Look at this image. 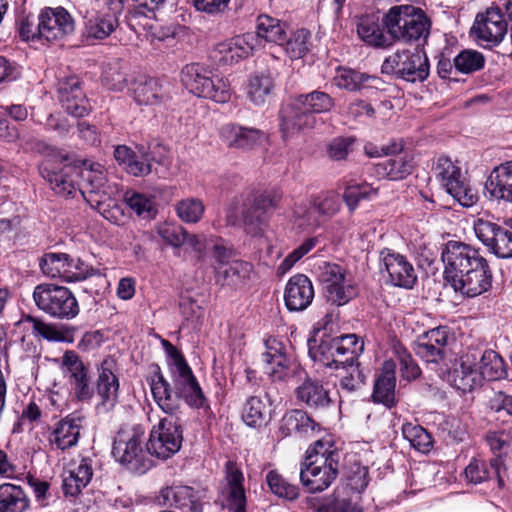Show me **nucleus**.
<instances>
[{
  "instance_id": "1",
  "label": "nucleus",
  "mask_w": 512,
  "mask_h": 512,
  "mask_svg": "<svg viewBox=\"0 0 512 512\" xmlns=\"http://www.w3.org/2000/svg\"><path fill=\"white\" fill-rule=\"evenodd\" d=\"M444 277L456 292L478 296L491 287L492 273L479 250L459 241H449L441 253Z\"/></svg>"
},
{
  "instance_id": "2",
  "label": "nucleus",
  "mask_w": 512,
  "mask_h": 512,
  "mask_svg": "<svg viewBox=\"0 0 512 512\" xmlns=\"http://www.w3.org/2000/svg\"><path fill=\"white\" fill-rule=\"evenodd\" d=\"M170 369L173 389L161 373H155L150 384L153 398L159 408L166 414H176L181 407L180 399L191 407H203L206 398L188 364Z\"/></svg>"
},
{
  "instance_id": "3",
  "label": "nucleus",
  "mask_w": 512,
  "mask_h": 512,
  "mask_svg": "<svg viewBox=\"0 0 512 512\" xmlns=\"http://www.w3.org/2000/svg\"><path fill=\"white\" fill-rule=\"evenodd\" d=\"M338 471L339 453L325 448V444L318 440L307 450L301 464L300 480L310 493L322 492L335 481Z\"/></svg>"
},
{
  "instance_id": "4",
  "label": "nucleus",
  "mask_w": 512,
  "mask_h": 512,
  "mask_svg": "<svg viewBox=\"0 0 512 512\" xmlns=\"http://www.w3.org/2000/svg\"><path fill=\"white\" fill-rule=\"evenodd\" d=\"M80 193L86 202L105 219L116 222L120 208L113 201L118 188L108 183L106 172L100 164H92L81 172Z\"/></svg>"
},
{
  "instance_id": "5",
  "label": "nucleus",
  "mask_w": 512,
  "mask_h": 512,
  "mask_svg": "<svg viewBox=\"0 0 512 512\" xmlns=\"http://www.w3.org/2000/svg\"><path fill=\"white\" fill-rule=\"evenodd\" d=\"M383 23L389 35L404 43L426 41L431 21L423 10L412 5H396L384 15Z\"/></svg>"
},
{
  "instance_id": "6",
  "label": "nucleus",
  "mask_w": 512,
  "mask_h": 512,
  "mask_svg": "<svg viewBox=\"0 0 512 512\" xmlns=\"http://www.w3.org/2000/svg\"><path fill=\"white\" fill-rule=\"evenodd\" d=\"M333 106V98L322 91L299 95L281 112L283 133L292 135L302 129L312 128L316 122L314 114L328 112Z\"/></svg>"
},
{
  "instance_id": "7",
  "label": "nucleus",
  "mask_w": 512,
  "mask_h": 512,
  "mask_svg": "<svg viewBox=\"0 0 512 512\" xmlns=\"http://www.w3.org/2000/svg\"><path fill=\"white\" fill-rule=\"evenodd\" d=\"M144 441L143 430L139 428L120 429L113 441L112 455L114 459L132 472L145 473L152 466V462L148 457L147 448H143Z\"/></svg>"
},
{
  "instance_id": "8",
  "label": "nucleus",
  "mask_w": 512,
  "mask_h": 512,
  "mask_svg": "<svg viewBox=\"0 0 512 512\" xmlns=\"http://www.w3.org/2000/svg\"><path fill=\"white\" fill-rule=\"evenodd\" d=\"M33 300L39 310L59 320L73 319L80 311L76 297L64 286L39 284L34 288Z\"/></svg>"
},
{
  "instance_id": "9",
  "label": "nucleus",
  "mask_w": 512,
  "mask_h": 512,
  "mask_svg": "<svg viewBox=\"0 0 512 512\" xmlns=\"http://www.w3.org/2000/svg\"><path fill=\"white\" fill-rule=\"evenodd\" d=\"M429 61L421 50H397L385 58L381 71L408 82H423L429 76Z\"/></svg>"
},
{
  "instance_id": "10",
  "label": "nucleus",
  "mask_w": 512,
  "mask_h": 512,
  "mask_svg": "<svg viewBox=\"0 0 512 512\" xmlns=\"http://www.w3.org/2000/svg\"><path fill=\"white\" fill-rule=\"evenodd\" d=\"M319 283L322 285L325 297L331 304L342 306L357 295V287L348 278L346 270L331 262H322L315 268Z\"/></svg>"
},
{
  "instance_id": "11",
  "label": "nucleus",
  "mask_w": 512,
  "mask_h": 512,
  "mask_svg": "<svg viewBox=\"0 0 512 512\" xmlns=\"http://www.w3.org/2000/svg\"><path fill=\"white\" fill-rule=\"evenodd\" d=\"M433 172L440 185L463 207H472L478 201L477 193L462 177L460 167L450 158L439 157Z\"/></svg>"
},
{
  "instance_id": "12",
  "label": "nucleus",
  "mask_w": 512,
  "mask_h": 512,
  "mask_svg": "<svg viewBox=\"0 0 512 512\" xmlns=\"http://www.w3.org/2000/svg\"><path fill=\"white\" fill-rule=\"evenodd\" d=\"M62 368L75 398L90 402L94 396V384L89 366L75 351L70 350L62 356Z\"/></svg>"
},
{
  "instance_id": "13",
  "label": "nucleus",
  "mask_w": 512,
  "mask_h": 512,
  "mask_svg": "<svg viewBox=\"0 0 512 512\" xmlns=\"http://www.w3.org/2000/svg\"><path fill=\"white\" fill-rule=\"evenodd\" d=\"M508 24L501 9L497 6L488 7L479 12L471 28L475 38L484 47L498 46L505 38Z\"/></svg>"
},
{
  "instance_id": "14",
  "label": "nucleus",
  "mask_w": 512,
  "mask_h": 512,
  "mask_svg": "<svg viewBox=\"0 0 512 512\" xmlns=\"http://www.w3.org/2000/svg\"><path fill=\"white\" fill-rule=\"evenodd\" d=\"M281 198L282 195L277 190H265L254 196L252 202L242 212L245 231L251 235H259Z\"/></svg>"
},
{
  "instance_id": "15",
  "label": "nucleus",
  "mask_w": 512,
  "mask_h": 512,
  "mask_svg": "<svg viewBox=\"0 0 512 512\" xmlns=\"http://www.w3.org/2000/svg\"><path fill=\"white\" fill-rule=\"evenodd\" d=\"M116 362L113 358H105L98 368L96 380L95 409L98 413L112 411L119 399V380L114 373Z\"/></svg>"
},
{
  "instance_id": "16",
  "label": "nucleus",
  "mask_w": 512,
  "mask_h": 512,
  "mask_svg": "<svg viewBox=\"0 0 512 512\" xmlns=\"http://www.w3.org/2000/svg\"><path fill=\"white\" fill-rule=\"evenodd\" d=\"M39 25L42 40L46 42H58L74 31V20L63 7L42 9Z\"/></svg>"
},
{
  "instance_id": "17",
  "label": "nucleus",
  "mask_w": 512,
  "mask_h": 512,
  "mask_svg": "<svg viewBox=\"0 0 512 512\" xmlns=\"http://www.w3.org/2000/svg\"><path fill=\"white\" fill-rule=\"evenodd\" d=\"M477 238L497 257H512V232L488 220L478 219L474 223Z\"/></svg>"
},
{
  "instance_id": "18",
  "label": "nucleus",
  "mask_w": 512,
  "mask_h": 512,
  "mask_svg": "<svg viewBox=\"0 0 512 512\" xmlns=\"http://www.w3.org/2000/svg\"><path fill=\"white\" fill-rule=\"evenodd\" d=\"M83 263L79 259H73L68 254L49 253L40 263L42 272L51 278L61 277L66 281H80L90 274L88 269H82Z\"/></svg>"
},
{
  "instance_id": "19",
  "label": "nucleus",
  "mask_w": 512,
  "mask_h": 512,
  "mask_svg": "<svg viewBox=\"0 0 512 512\" xmlns=\"http://www.w3.org/2000/svg\"><path fill=\"white\" fill-rule=\"evenodd\" d=\"M450 339L449 329L440 326L421 335L415 342L414 351L427 363H438L445 358Z\"/></svg>"
},
{
  "instance_id": "20",
  "label": "nucleus",
  "mask_w": 512,
  "mask_h": 512,
  "mask_svg": "<svg viewBox=\"0 0 512 512\" xmlns=\"http://www.w3.org/2000/svg\"><path fill=\"white\" fill-rule=\"evenodd\" d=\"M57 92L62 108L68 114L74 117H83L89 113L91 107L77 77L60 79Z\"/></svg>"
},
{
  "instance_id": "21",
  "label": "nucleus",
  "mask_w": 512,
  "mask_h": 512,
  "mask_svg": "<svg viewBox=\"0 0 512 512\" xmlns=\"http://www.w3.org/2000/svg\"><path fill=\"white\" fill-rule=\"evenodd\" d=\"M254 49H256L255 35L247 33L218 43L211 57L219 65H230L247 57Z\"/></svg>"
},
{
  "instance_id": "22",
  "label": "nucleus",
  "mask_w": 512,
  "mask_h": 512,
  "mask_svg": "<svg viewBox=\"0 0 512 512\" xmlns=\"http://www.w3.org/2000/svg\"><path fill=\"white\" fill-rule=\"evenodd\" d=\"M40 172L56 194L67 197L76 191L74 177L78 175V171L75 166L46 160L42 163Z\"/></svg>"
},
{
  "instance_id": "23",
  "label": "nucleus",
  "mask_w": 512,
  "mask_h": 512,
  "mask_svg": "<svg viewBox=\"0 0 512 512\" xmlns=\"http://www.w3.org/2000/svg\"><path fill=\"white\" fill-rule=\"evenodd\" d=\"M480 356L478 348H468L460 357L459 365L450 372V381L453 386L462 392H470L480 386L481 378L477 370V361Z\"/></svg>"
},
{
  "instance_id": "24",
  "label": "nucleus",
  "mask_w": 512,
  "mask_h": 512,
  "mask_svg": "<svg viewBox=\"0 0 512 512\" xmlns=\"http://www.w3.org/2000/svg\"><path fill=\"white\" fill-rule=\"evenodd\" d=\"M381 261L390 282L399 287L412 288L417 277L412 264L399 253L390 250L381 252Z\"/></svg>"
},
{
  "instance_id": "25",
  "label": "nucleus",
  "mask_w": 512,
  "mask_h": 512,
  "mask_svg": "<svg viewBox=\"0 0 512 512\" xmlns=\"http://www.w3.org/2000/svg\"><path fill=\"white\" fill-rule=\"evenodd\" d=\"M265 345L266 351L262 355L265 373L273 381L283 380L288 375L291 363L285 345L276 338L267 339Z\"/></svg>"
},
{
  "instance_id": "26",
  "label": "nucleus",
  "mask_w": 512,
  "mask_h": 512,
  "mask_svg": "<svg viewBox=\"0 0 512 512\" xmlns=\"http://www.w3.org/2000/svg\"><path fill=\"white\" fill-rule=\"evenodd\" d=\"M314 298V288L310 279L303 274L292 276L286 284L284 301L288 310L302 311Z\"/></svg>"
},
{
  "instance_id": "27",
  "label": "nucleus",
  "mask_w": 512,
  "mask_h": 512,
  "mask_svg": "<svg viewBox=\"0 0 512 512\" xmlns=\"http://www.w3.org/2000/svg\"><path fill=\"white\" fill-rule=\"evenodd\" d=\"M84 416L73 412L58 421L50 436V442L60 450H66L78 443Z\"/></svg>"
},
{
  "instance_id": "28",
  "label": "nucleus",
  "mask_w": 512,
  "mask_h": 512,
  "mask_svg": "<svg viewBox=\"0 0 512 512\" xmlns=\"http://www.w3.org/2000/svg\"><path fill=\"white\" fill-rule=\"evenodd\" d=\"M93 470L91 460L82 458L79 462L73 461L62 474V488L66 496L75 497L91 481Z\"/></svg>"
},
{
  "instance_id": "29",
  "label": "nucleus",
  "mask_w": 512,
  "mask_h": 512,
  "mask_svg": "<svg viewBox=\"0 0 512 512\" xmlns=\"http://www.w3.org/2000/svg\"><path fill=\"white\" fill-rule=\"evenodd\" d=\"M220 138L229 148L250 150L261 143L263 133L258 129L229 123L220 129Z\"/></svg>"
},
{
  "instance_id": "30",
  "label": "nucleus",
  "mask_w": 512,
  "mask_h": 512,
  "mask_svg": "<svg viewBox=\"0 0 512 512\" xmlns=\"http://www.w3.org/2000/svg\"><path fill=\"white\" fill-rule=\"evenodd\" d=\"M226 487L223 494L228 507L234 512H246V496L243 488V474L233 462L226 464Z\"/></svg>"
},
{
  "instance_id": "31",
  "label": "nucleus",
  "mask_w": 512,
  "mask_h": 512,
  "mask_svg": "<svg viewBox=\"0 0 512 512\" xmlns=\"http://www.w3.org/2000/svg\"><path fill=\"white\" fill-rule=\"evenodd\" d=\"M505 471L503 460L492 458L489 463L482 460H473L465 469L466 478L474 484L496 478L499 488L504 487L502 473Z\"/></svg>"
},
{
  "instance_id": "32",
  "label": "nucleus",
  "mask_w": 512,
  "mask_h": 512,
  "mask_svg": "<svg viewBox=\"0 0 512 512\" xmlns=\"http://www.w3.org/2000/svg\"><path fill=\"white\" fill-rule=\"evenodd\" d=\"M485 187L492 198L512 202V161L495 167Z\"/></svg>"
},
{
  "instance_id": "33",
  "label": "nucleus",
  "mask_w": 512,
  "mask_h": 512,
  "mask_svg": "<svg viewBox=\"0 0 512 512\" xmlns=\"http://www.w3.org/2000/svg\"><path fill=\"white\" fill-rule=\"evenodd\" d=\"M395 370L396 364L393 361H385L383 363L381 373L375 382L372 395L375 402L382 403L388 408H391L396 404Z\"/></svg>"
},
{
  "instance_id": "34",
  "label": "nucleus",
  "mask_w": 512,
  "mask_h": 512,
  "mask_svg": "<svg viewBox=\"0 0 512 512\" xmlns=\"http://www.w3.org/2000/svg\"><path fill=\"white\" fill-rule=\"evenodd\" d=\"M214 270L218 284L236 288L249 279L253 266L246 261L232 260L227 265H215Z\"/></svg>"
},
{
  "instance_id": "35",
  "label": "nucleus",
  "mask_w": 512,
  "mask_h": 512,
  "mask_svg": "<svg viewBox=\"0 0 512 512\" xmlns=\"http://www.w3.org/2000/svg\"><path fill=\"white\" fill-rule=\"evenodd\" d=\"M242 419L246 425L254 428L267 425L271 420L268 395L249 397L242 410Z\"/></svg>"
},
{
  "instance_id": "36",
  "label": "nucleus",
  "mask_w": 512,
  "mask_h": 512,
  "mask_svg": "<svg viewBox=\"0 0 512 512\" xmlns=\"http://www.w3.org/2000/svg\"><path fill=\"white\" fill-rule=\"evenodd\" d=\"M295 395L299 402L311 408L327 407L331 402L329 392L321 381L310 377H307L296 388Z\"/></svg>"
},
{
  "instance_id": "37",
  "label": "nucleus",
  "mask_w": 512,
  "mask_h": 512,
  "mask_svg": "<svg viewBox=\"0 0 512 512\" xmlns=\"http://www.w3.org/2000/svg\"><path fill=\"white\" fill-rule=\"evenodd\" d=\"M287 26L280 20L269 15H260L257 19L256 47L261 46V42H271L283 45L286 41Z\"/></svg>"
},
{
  "instance_id": "38",
  "label": "nucleus",
  "mask_w": 512,
  "mask_h": 512,
  "mask_svg": "<svg viewBox=\"0 0 512 512\" xmlns=\"http://www.w3.org/2000/svg\"><path fill=\"white\" fill-rule=\"evenodd\" d=\"M211 72L197 63L186 65L181 72V80L184 86L193 94L202 97L210 85Z\"/></svg>"
},
{
  "instance_id": "39",
  "label": "nucleus",
  "mask_w": 512,
  "mask_h": 512,
  "mask_svg": "<svg viewBox=\"0 0 512 512\" xmlns=\"http://www.w3.org/2000/svg\"><path fill=\"white\" fill-rule=\"evenodd\" d=\"M476 367L480 373L481 379L494 381L506 376L504 361L500 355L493 350H480Z\"/></svg>"
},
{
  "instance_id": "40",
  "label": "nucleus",
  "mask_w": 512,
  "mask_h": 512,
  "mask_svg": "<svg viewBox=\"0 0 512 512\" xmlns=\"http://www.w3.org/2000/svg\"><path fill=\"white\" fill-rule=\"evenodd\" d=\"M316 428V423L308 414L300 409L288 411L281 420L280 430L284 435L291 433L308 434Z\"/></svg>"
},
{
  "instance_id": "41",
  "label": "nucleus",
  "mask_w": 512,
  "mask_h": 512,
  "mask_svg": "<svg viewBox=\"0 0 512 512\" xmlns=\"http://www.w3.org/2000/svg\"><path fill=\"white\" fill-rule=\"evenodd\" d=\"M27 507L28 500L20 486L0 485V512H23Z\"/></svg>"
},
{
  "instance_id": "42",
  "label": "nucleus",
  "mask_w": 512,
  "mask_h": 512,
  "mask_svg": "<svg viewBox=\"0 0 512 512\" xmlns=\"http://www.w3.org/2000/svg\"><path fill=\"white\" fill-rule=\"evenodd\" d=\"M119 25L118 17L114 14H98L87 20L85 36L90 39L102 40L107 38Z\"/></svg>"
},
{
  "instance_id": "43",
  "label": "nucleus",
  "mask_w": 512,
  "mask_h": 512,
  "mask_svg": "<svg viewBox=\"0 0 512 512\" xmlns=\"http://www.w3.org/2000/svg\"><path fill=\"white\" fill-rule=\"evenodd\" d=\"M164 437L171 450H180L183 441V424L176 414H168L159 423L153 426Z\"/></svg>"
},
{
  "instance_id": "44",
  "label": "nucleus",
  "mask_w": 512,
  "mask_h": 512,
  "mask_svg": "<svg viewBox=\"0 0 512 512\" xmlns=\"http://www.w3.org/2000/svg\"><path fill=\"white\" fill-rule=\"evenodd\" d=\"M402 435L410 446L418 452L428 453L433 446L432 436L419 424L404 423L402 425Z\"/></svg>"
},
{
  "instance_id": "45",
  "label": "nucleus",
  "mask_w": 512,
  "mask_h": 512,
  "mask_svg": "<svg viewBox=\"0 0 512 512\" xmlns=\"http://www.w3.org/2000/svg\"><path fill=\"white\" fill-rule=\"evenodd\" d=\"M412 161L407 154L393 156L378 164V172L391 180H399L412 172Z\"/></svg>"
},
{
  "instance_id": "46",
  "label": "nucleus",
  "mask_w": 512,
  "mask_h": 512,
  "mask_svg": "<svg viewBox=\"0 0 512 512\" xmlns=\"http://www.w3.org/2000/svg\"><path fill=\"white\" fill-rule=\"evenodd\" d=\"M273 87V79L269 75H255L249 80L247 94L255 105H263L271 98Z\"/></svg>"
},
{
  "instance_id": "47",
  "label": "nucleus",
  "mask_w": 512,
  "mask_h": 512,
  "mask_svg": "<svg viewBox=\"0 0 512 512\" xmlns=\"http://www.w3.org/2000/svg\"><path fill=\"white\" fill-rule=\"evenodd\" d=\"M133 96L139 105H154L160 102L163 96L162 87L155 79L138 81L135 83Z\"/></svg>"
},
{
  "instance_id": "48",
  "label": "nucleus",
  "mask_w": 512,
  "mask_h": 512,
  "mask_svg": "<svg viewBox=\"0 0 512 512\" xmlns=\"http://www.w3.org/2000/svg\"><path fill=\"white\" fill-rule=\"evenodd\" d=\"M358 493L346 489L336 490L333 499L325 506V512H363Z\"/></svg>"
},
{
  "instance_id": "49",
  "label": "nucleus",
  "mask_w": 512,
  "mask_h": 512,
  "mask_svg": "<svg viewBox=\"0 0 512 512\" xmlns=\"http://www.w3.org/2000/svg\"><path fill=\"white\" fill-rule=\"evenodd\" d=\"M175 508L182 512H202V494L189 486H176Z\"/></svg>"
},
{
  "instance_id": "50",
  "label": "nucleus",
  "mask_w": 512,
  "mask_h": 512,
  "mask_svg": "<svg viewBox=\"0 0 512 512\" xmlns=\"http://www.w3.org/2000/svg\"><path fill=\"white\" fill-rule=\"evenodd\" d=\"M484 65L485 57L477 50L465 49L454 58L455 71L463 74L479 71Z\"/></svg>"
},
{
  "instance_id": "51",
  "label": "nucleus",
  "mask_w": 512,
  "mask_h": 512,
  "mask_svg": "<svg viewBox=\"0 0 512 512\" xmlns=\"http://www.w3.org/2000/svg\"><path fill=\"white\" fill-rule=\"evenodd\" d=\"M368 79L369 76L364 73H360L349 68L339 67L336 70L333 82L338 88L356 91L360 90Z\"/></svg>"
},
{
  "instance_id": "52",
  "label": "nucleus",
  "mask_w": 512,
  "mask_h": 512,
  "mask_svg": "<svg viewBox=\"0 0 512 512\" xmlns=\"http://www.w3.org/2000/svg\"><path fill=\"white\" fill-rule=\"evenodd\" d=\"M357 33L363 41L370 45L378 47L389 45V41L379 25L369 18H363L359 21L357 24Z\"/></svg>"
},
{
  "instance_id": "53",
  "label": "nucleus",
  "mask_w": 512,
  "mask_h": 512,
  "mask_svg": "<svg viewBox=\"0 0 512 512\" xmlns=\"http://www.w3.org/2000/svg\"><path fill=\"white\" fill-rule=\"evenodd\" d=\"M267 484L271 492L279 497L294 500L299 495V489L297 486L288 483L279 473L276 471L268 472L266 476Z\"/></svg>"
},
{
  "instance_id": "54",
  "label": "nucleus",
  "mask_w": 512,
  "mask_h": 512,
  "mask_svg": "<svg viewBox=\"0 0 512 512\" xmlns=\"http://www.w3.org/2000/svg\"><path fill=\"white\" fill-rule=\"evenodd\" d=\"M310 33L306 29L295 31L290 38L284 42L285 51L291 59H299L308 51V40Z\"/></svg>"
},
{
  "instance_id": "55",
  "label": "nucleus",
  "mask_w": 512,
  "mask_h": 512,
  "mask_svg": "<svg viewBox=\"0 0 512 512\" xmlns=\"http://www.w3.org/2000/svg\"><path fill=\"white\" fill-rule=\"evenodd\" d=\"M127 205L143 219H152L155 217L156 209L151 199L140 193H129L125 195Z\"/></svg>"
},
{
  "instance_id": "56",
  "label": "nucleus",
  "mask_w": 512,
  "mask_h": 512,
  "mask_svg": "<svg viewBox=\"0 0 512 512\" xmlns=\"http://www.w3.org/2000/svg\"><path fill=\"white\" fill-rule=\"evenodd\" d=\"M486 442L491 451L500 458L507 455L512 449V435L506 431H490L486 434Z\"/></svg>"
},
{
  "instance_id": "57",
  "label": "nucleus",
  "mask_w": 512,
  "mask_h": 512,
  "mask_svg": "<svg viewBox=\"0 0 512 512\" xmlns=\"http://www.w3.org/2000/svg\"><path fill=\"white\" fill-rule=\"evenodd\" d=\"M146 444L149 455L161 460H166L177 453V450L170 449L171 445L167 444L164 437L154 428L150 431L149 439Z\"/></svg>"
},
{
  "instance_id": "58",
  "label": "nucleus",
  "mask_w": 512,
  "mask_h": 512,
  "mask_svg": "<svg viewBox=\"0 0 512 512\" xmlns=\"http://www.w3.org/2000/svg\"><path fill=\"white\" fill-rule=\"evenodd\" d=\"M176 211L181 220L187 223H196L203 215L204 205L198 199H185L177 204Z\"/></svg>"
},
{
  "instance_id": "59",
  "label": "nucleus",
  "mask_w": 512,
  "mask_h": 512,
  "mask_svg": "<svg viewBox=\"0 0 512 512\" xmlns=\"http://www.w3.org/2000/svg\"><path fill=\"white\" fill-rule=\"evenodd\" d=\"M202 97L211 99L217 103H227L231 99V89L229 82L221 77L212 76L210 85Z\"/></svg>"
},
{
  "instance_id": "60",
  "label": "nucleus",
  "mask_w": 512,
  "mask_h": 512,
  "mask_svg": "<svg viewBox=\"0 0 512 512\" xmlns=\"http://www.w3.org/2000/svg\"><path fill=\"white\" fill-rule=\"evenodd\" d=\"M157 233L163 241L173 247L182 246L187 238V231L182 226L172 223L159 224Z\"/></svg>"
},
{
  "instance_id": "61",
  "label": "nucleus",
  "mask_w": 512,
  "mask_h": 512,
  "mask_svg": "<svg viewBox=\"0 0 512 512\" xmlns=\"http://www.w3.org/2000/svg\"><path fill=\"white\" fill-rule=\"evenodd\" d=\"M339 350L337 342L332 337L323 338L320 344L315 348H310V354L315 361L323 364L324 366L331 367L334 354Z\"/></svg>"
},
{
  "instance_id": "62",
  "label": "nucleus",
  "mask_w": 512,
  "mask_h": 512,
  "mask_svg": "<svg viewBox=\"0 0 512 512\" xmlns=\"http://www.w3.org/2000/svg\"><path fill=\"white\" fill-rule=\"evenodd\" d=\"M124 169L129 174L136 177L146 176L151 172L150 156L144 150V147H141L137 152H134L131 160Z\"/></svg>"
},
{
  "instance_id": "63",
  "label": "nucleus",
  "mask_w": 512,
  "mask_h": 512,
  "mask_svg": "<svg viewBox=\"0 0 512 512\" xmlns=\"http://www.w3.org/2000/svg\"><path fill=\"white\" fill-rule=\"evenodd\" d=\"M375 194L376 190L368 184H353L346 187L343 193V199L350 211L355 210L361 199H366L370 194Z\"/></svg>"
},
{
  "instance_id": "64",
  "label": "nucleus",
  "mask_w": 512,
  "mask_h": 512,
  "mask_svg": "<svg viewBox=\"0 0 512 512\" xmlns=\"http://www.w3.org/2000/svg\"><path fill=\"white\" fill-rule=\"evenodd\" d=\"M315 238L306 239L298 248L289 253L278 267L280 274L287 273L296 262L309 253L316 245Z\"/></svg>"
}]
</instances>
